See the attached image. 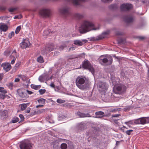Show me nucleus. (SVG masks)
<instances>
[{"instance_id":"1","label":"nucleus","mask_w":149,"mask_h":149,"mask_svg":"<svg viewBox=\"0 0 149 149\" xmlns=\"http://www.w3.org/2000/svg\"><path fill=\"white\" fill-rule=\"evenodd\" d=\"M114 80H116L118 81L119 79L115 78ZM112 84L114 86L113 91L116 94H122L125 93L127 87L125 85L123 84H117V82L114 80L113 79H112Z\"/></svg>"},{"instance_id":"2","label":"nucleus","mask_w":149,"mask_h":149,"mask_svg":"<svg viewBox=\"0 0 149 149\" xmlns=\"http://www.w3.org/2000/svg\"><path fill=\"white\" fill-rule=\"evenodd\" d=\"M99 29V28H94V25L93 23L85 21L79 27V31L81 33H84L91 30H96Z\"/></svg>"},{"instance_id":"3","label":"nucleus","mask_w":149,"mask_h":149,"mask_svg":"<svg viewBox=\"0 0 149 149\" xmlns=\"http://www.w3.org/2000/svg\"><path fill=\"white\" fill-rule=\"evenodd\" d=\"M113 60L111 56L107 55L101 56L99 59L100 63L104 65H109L112 63Z\"/></svg>"},{"instance_id":"4","label":"nucleus","mask_w":149,"mask_h":149,"mask_svg":"<svg viewBox=\"0 0 149 149\" xmlns=\"http://www.w3.org/2000/svg\"><path fill=\"white\" fill-rule=\"evenodd\" d=\"M85 79L82 77L78 76L76 80L77 86L80 89L84 90L87 87V84L85 83Z\"/></svg>"},{"instance_id":"5","label":"nucleus","mask_w":149,"mask_h":149,"mask_svg":"<svg viewBox=\"0 0 149 149\" xmlns=\"http://www.w3.org/2000/svg\"><path fill=\"white\" fill-rule=\"evenodd\" d=\"M108 85L106 82L99 81L97 84V88L100 92L105 93L107 89Z\"/></svg>"},{"instance_id":"6","label":"nucleus","mask_w":149,"mask_h":149,"mask_svg":"<svg viewBox=\"0 0 149 149\" xmlns=\"http://www.w3.org/2000/svg\"><path fill=\"white\" fill-rule=\"evenodd\" d=\"M83 67L85 69H87L93 74L94 69L88 60L84 61L83 64Z\"/></svg>"},{"instance_id":"7","label":"nucleus","mask_w":149,"mask_h":149,"mask_svg":"<svg viewBox=\"0 0 149 149\" xmlns=\"http://www.w3.org/2000/svg\"><path fill=\"white\" fill-rule=\"evenodd\" d=\"M50 10L47 9H43L41 10L40 11V15L43 17H49L50 15Z\"/></svg>"},{"instance_id":"8","label":"nucleus","mask_w":149,"mask_h":149,"mask_svg":"<svg viewBox=\"0 0 149 149\" xmlns=\"http://www.w3.org/2000/svg\"><path fill=\"white\" fill-rule=\"evenodd\" d=\"M132 8V5L129 3L123 4L120 6V9L123 11L128 10Z\"/></svg>"},{"instance_id":"9","label":"nucleus","mask_w":149,"mask_h":149,"mask_svg":"<svg viewBox=\"0 0 149 149\" xmlns=\"http://www.w3.org/2000/svg\"><path fill=\"white\" fill-rule=\"evenodd\" d=\"M30 45V43L28 40H24L20 43V46L22 48L24 49L28 47Z\"/></svg>"},{"instance_id":"10","label":"nucleus","mask_w":149,"mask_h":149,"mask_svg":"<svg viewBox=\"0 0 149 149\" xmlns=\"http://www.w3.org/2000/svg\"><path fill=\"white\" fill-rule=\"evenodd\" d=\"M19 147L21 149H31V146L30 143L25 142H22L20 145Z\"/></svg>"},{"instance_id":"11","label":"nucleus","mask_w":149,"mask_h":149,"mask_svg":"<svg viewBox=\"0 0 149 149\" xmlns=\"http://www.w3.org/2000/svg\"><path fill=\"white\" fill-rule=\"evenodd\" d=\"M52 76H51L50 77H49L48 74H44L42 75L41 76L39 77V80L41 81H42L44 80H45L47 81L52 79Z\"/></svg>"},{"instance_id":"12","label":"nucleus","mask_w":149,"mask_h":149,"mask_svg":"<svg viewBox=\"0 0 149 149\" xmlns=\"http://www.w3.org/2000/svg\"><path fill=\"white\" fill-rule=\"evenodd\" d=\"M76 116L78 117L84 118L86 117H90L91 116L89 113H85L78 111L75 113Z\"/></svg>"},{"instance_id":"13","label":"nucleus","mask_w":149,"mask_h":149,"mask_svg":"<svg viewBox=\"0 0 149 149\" xmlns=\"http://www.w3.org/2000/svg\"><path fill=\"white\" fill-rule=\"evenodd\" d=\"M2 66L3 67V69L6 72L8 71L11 68V66L9 63H3Z\"/></svg>"},{"instance_id":"14","label":"nucleus","mask_w":149,"mask_h":149,"mask_svg":"<svg viewBox=\"0 0 149 149\" xmlns=\"http://www.w3.org/2000/svg\"><path fill=\"white\" fill-rule=\"evenodd\" d=\"M124 20L126 23H130L133 22L134 18L131 15L126 16L125 17Z\"/></svg>"},{"instance_id":"15","label":"nucleus","mask_w":149,"mask_h":149,"mask_svg":"<svg viewBox=\"0 0 149 149\" xmlns=\"http://www.w3.org/2000/svg\"><path fill=\"white\" fill-rule=\"evenodd\" d=\"M54 48V47L53 44H51L49 45L48 47H47L45 49V53H48L51 51L53 50Z\"/></svg>"},{"instance_id":"16","label":"nucleus","mask_w":149,"mask_h":149,"mask_svg":"<svg viewBox=\"0 0 149 149\" xmlns=\"http://www.w3.org/2000/svg\"><path fill=\"white\" fill-rule=\"evenodd\" d=\"M109 30H107L103 32L101 35L99 36L98 37L99 39H102L106 37L109 34Z\"/></svg>"},{"instance_id":"17","label":"nucleus","mask_w":149,"mask_h":149,"mask_svg":"<svg viewBox=\"0 0 149 149\" xmlns=\"http://www.w3.org/2000/svg\"><path fill=\"white\" fill-rule=\"evenodd\" d=\"M141 124L144 125L147 123H149V117H142L140 118Z\"/></svg>"},{"instance_id":"18","label":"nucleus","mask_w":149,"mask_h":149,"mask_svg":"<svg viewBox=\"0 0 149 149\" xmlns=\"http://www.w3.org/2000/svg\"><path fill=\"white\" fill-rule=\"evenodd\" d=\"M60 12L63 14H69V9L67 8H63L60 10Z\"/></svg>"},{"instance_id":"19","label":"nucleus","mask_w":149,"mask_h":149,"mask_svg":"<svg viewBox=\"0 0 149 149\" xmlns=\"http://www.w3.org/2000/svg\"><path fill=\"white\" fill-rule=\"evenodd\" d=\"M83 95L85 99H89L91 96L92 94L91 92H89V93H84L83 94Z\"/></svg>"},{"instance_id":"20","label":"nucleus","mask_w":149,"mask_h":149,"mask_svg":"<svg viewBox=\"0 0 149 149\" xmlns=\"http://www.w3.org/2000/svg\"><path fill=\"white\" fill-rule=\"evenodd\" d=\"M8 26L6 25L0 24V30L3 31H6L8 29Z\"/></svg>"},{"instance_id":"21","label":"nucleus","mask_w":149,"mask_h":149,"mask_svg":"<svg viewBox=\"0 0 149 149\" xmlns=\"http://www.w3.org/2000/svg\"><path fill=\"white\" fill-rule=\"evenodd\" d=\"M95 114L97 116V118H100L104 115V113L102 111H99L95 113Z\"/></svg>"},{"instance_id":"22","label":"nucleus","mask_w":149,"mask_h":149,"mask_svg":"<svg viewBox=\"0 0 149 149\" xmlns=\"http://www.w3.org/2000/svg\"><path fill=\"white\" fill-rule=\"evenodd\" d=\"M74 44L79 46H81L83 45V43L81 40H76L74 41Z\"/></svg>"},{"instance_id":"23","label":"nucleus","mask_w":149,"mask_h":149,"mask_svg":"<svg viewBox=\"0 0 149 149\" xmlns=\"http://www.w3.org/2000/svg\"><path fill=\"white\" fill-rule=\"evenodd\" d=\"M11 56L13 57L14 58L16 59L18 56V54L16 53L15 51L14 50L12 53Z\"/></svg>"},{"instance_id":"24","label":"nucleus","mask_w":149,"mask_h":149,"mask_svg":"<svg viewBox=\"0 0 149 149\" xmlns=\"http://www.w3.org/2000/svg\"><path fill=\"white\" fill-rule=\"evenodd\" d=\"M28 104V103H27V104H21L20 105L21 106V109L23 111L27 107V104Z\"/></svg>"},{"instance_id":"25","label":"nucleus","mask_w":149,"mask_h":149,"mask_svg":"<svg viewBox=\"0 0 149 149\" xmlns=\"http://www.w3.org/2000/svg\"><path fill=\"white\" fill-rule=\"evenodd\" d=\"M31 87L34 89L37 90H38L40 87V85H36L32 84L31 85Z\"/></svg>"},{"instance_id":"26","label":"nucleus","mask_w":149,"mask_h":149,"mask_svg":"<svg viewBox=\"0 0 149 149\" xmlns=\"http://www.w3.org/2000/svg\"><path fill=\"white\" fill-rule=\"evenodd\" d=\"M37 61L38 62L41 63L44 62V60L43 57L40 56L37 58Z\"/></svg>"},{"instance_id":"27","label":"nucleus","mask_w":149,"mask_h":149,"mask_svg":"<svg viewBox=\"0 0 149 149\" xmlns=\"http://www.w3.org/2000/svg\"><path fill=\"white\" fill-rule=\"evenodd\" d=\"M85 125V123L84 122H82L79 125V127L81 128V130H82L84 128Z\"/></svg>"},{"instance_id":"28","label":"nucleus","mask_w":149,"mask_h":149,"mask_svg":"<svg viewBox=\"0 0 149 149\" xmlns=\"http://www.w3.org/2000/svg\"><path fill=\"white\" fill-rule=\"evenodd\" d=\"M82 0H72L73 3L75 5H79L80 2Z\"/></svg>"},{"instance_id":"29","label":"nucleus","mask_w":149,"mask_h":149,"mask_svg":"<svg viewBox=\"0 0 149 149\" xmlns=\"http://www.w3.org/2000/svg\"><path fill=\"white\" fill-rule=\"evenodd\" d=\"M45 102V100L43 98H41L38 100V102L40 104H44Z\"/></svg>"},{"instance_id":"30","label":"nucleus","mask_w":149,"mask_h":149,"mask_svg":"<svg viewBox=\"0 0 149 149\" xmlns=\"http://www.w3.org/2000/svg\"><path fill=\"white\" fill-rule=\"evenodd\" d=\"M0 92L3 94H5L7 93V91L4 89V88L0 87Z\"/></svg>"},{"instance_id":"31","label":"nucleus","mask_w":149,"mask_h":149,"mask_svg":"<svg viewBox=\"0 0 149 149\" xmlns=\"http://www.w3.org/2000/svg\"><path fill=\"white\" fill-rule=\"evenodd\" d=\"M134 124H141V121L140 118L135 120L134 121Z\"/></svg>"},{"instance_id":"32","label":"nucleus","mask_w":149,"mask_h":149,"mask_svg":"<svg viewBox=\"0 0 149 149\" xmlns=\"http://www.w3.org/2000/svg\"><path fill=\"white\" fill-rule=\"evenodd\" d=\"M61 149H66L67 147V146L66 143H63L61 145Z\"/></svg>"},{"instance_id":"33","label":"nucleus","mask_w":149,"mask_h":149,"mask_svg":"<svg viewBox=\"0 0 149 149\" xmlns=\"http://www.w3.org/2000/svg\"><path fill=\"white\" fill-rule=\"evenodd\" d=\"M21 26H19L17 27L15 31V33L16 34H17L18 33L21 29Z\"/></svg>"},{"instance_id":"34","label":"nucleus","mask_w":149,"mask_h":149,"mask_svg":"<svg viewBox=\"0 0 149 149\" xmlns=\"http://www.w3.org/2000/svg\"><path fill=\"white\" fill-rule=\"evenodd\" d=\"M26 93L22 91L21 93L19 92V96L22 97H24L25 96Z\"/></svg>"},{"instance_id":"35","label":"nucleus","mask_w":149,"mask_h":149,"mask_svg":"<svg viewBox=\"0 0 149 149\" xmlns=\"http://www.w3.org/2000/svg\"><path fill=\"white\" fill-rule=\"evenodd\" d=\"M15 33L13 31L11 32L10 33L8 34V38L11 39L13 36H14Z\"/></svg>"},{"instance_id":"36","label":"nucleus","mask_w":149,"mask_h":149,"mask_svg":"<svg viewBox=\"0 0 149 149\" xmlns=\"http://www.w3.org/2000/svg\"><path fill=\"white\" fill-rule=\"evenodd\" d=\"M56 102L58 103L61 104L65 102V101L60 99H58L57 100Z\"/></svg>"},{"instance_id":"37","label":"nucleus","mask_w":149,"mask_h":149,"mask_svg":"<svg viewBox=\"0 0 149 149\" xmlns=\"http://www.w3.org/2000/svg\"><path fill=\"white\" fill-rule=\"evenodd\" d=\"M19 121V119L17 117H15L12 120V123H16Z\"/></svg>"},{"instance_id":"38","label":"nucleus","mask_w":149,"mask_h":149,"mask_svg":"<svg viewBox=\"0 0 149 149\" xmlns=\"http://www.w3.org/2000/svg\"><path fill=\"white\" fill-rule=\"evenodd\" d=\"M50 33L47 30H45L44 31L43 35L44 36H48L49 35Z\"/></svg>"},{"instance_id":"39","label":"nucleus","mask_w":149,"mask_h":149,"mask_svg":"<svg viewBox=\"0 0 149 149\" xmlns=\"http://www.w3.org/2000/svg\"><path fill=\"white\" fill-rule=\"evenodd\" d=\"M66 47V45H62L60 46L59 47V50L60 51L62 50L65 47Z\"/></svg>"},{"instance_id":"40","label":"nucleus","mask_w":149,"mask_h":149,"mask_svg":"<svg viewBox=\"0 0 149 149\" xmlns=\"http://www.w3.org/2000/svg\"><path fill=\"white\" fill-rule=\"evenodd\" d=\"M45 90L41 89L39 91L40 94L42 95L45 92Z\"/></svg>"},{"instance_id":"41","label":"nucleus","mask_w":149,"mask_h":149,"mask_svg":"<svg viewBox=\"0 0 149 149\" xmlns=\"http://www.w3.org/2000/svg\"><path fill=\"white\" fill-rule=\"evenodd\" d=\"M18 77L21 78L23 81H25L26 80L25 77L23 75H19Z\"/></svg>"},{"instance_id":"42","label":"nucleus","mask_w":149,"mask_h":149,"mask_svg":"<svg viewBox=\"0 0 149 149\" xmlns=\"http://www.w3.org/2000/svg\"><path fill=\"white\" fill-rule=\"evenodd\" d=\"M76 48V47L72 45V47H71L69 49V51H73V50H74Z\"/></svg>"},{"instance_id":"43","label":"nucleus","mask_w":149,"mask_h":149,"mask_svg":"<svg viewBox=\"0 0 149 149\" xmlns=\"http://www.w3.org/2000/svg\"><path fill=\"white\" fill-rule=\"evenodd\" d=\"M133 131L132 130H127L126 131V134L128 135L131 134V132Z\"/></svg>"},{"instance_id":"44","label":"nucleus","mask_w":149,"mask_h":149,"mask_svg":"<svg viewBox=\"0 0 149 149\" xmlns=\"http://www.w3.org/2000/svg\"><path fill=\"white\" fill-rule=\"evenodd\" d=\"M21 64L20 61L18 62L15 65V67L16 68H18L19 67Z\"/></svg>"},{"instance_id":"45","label":"nucleus","mask_w":149,"mask_h":149,"mask_svg":"<svg viewBox=\"0 0 149 149\" xmlns=\"http://www.w3.org/2000/svg\"><path fill=\"white\" fill-rule=\"evenodd\" d=\"M22 17L21 16V15H18L15 16L14 17V19H20L21 18H22Z\"/></svg>"},{"instance_id":"46","label":"nucleus","mask_w":149,"mask_h":149,"mask_svg":"<svg viewBox=\"0 0 149 149\" xmlns=\"http://www.w3.org/2000/svg\"><path fill=\"white\" fill-rule=\"evenodd\" d=\"M76 17L79 18H81L83 17L82 15L79 14H77L76 15Z\"/></svg>"},{"instance_id":"47","label":"nucleus","mask_w":149,"mask_h":149,"mask_svg":"<svg viewBox=\"0 0 149 149\" xmlns=\"http://www.w3.org/2000/svg\"><path fill=\"white\" fill-rule=\"evenodd\" d=\"M30 108L28 107L27 108V109L25 111L26 113H29L30 112Z\"/></svg>"},{"instance_id":"48","label":"nucleus","mask_w":149,"mask_h":149,"mask_svg":"<svg viewBox=\"0 0 149 149\" xmlns=\"http://www.w3.org/2000/svg\"><path fill=\"white\" fill-rule=\"evenodd\" d=\"M120 116V115L119 114H115L113 115H112V117H118Z\"/></svg>"},{"instance_id":"49","label":"nucleus","mask_w":149,"mask_h":149,"mask_svg":"<svg viewBox=\"0 0 149 149\" xmlns=\"http://www.w3.org/2000/svg\"><path fill=\"white\" fill-rule=\"evenodd\" d=\"M19 117L20 118L21 120H24V116L22 115L21 114H19Z\"/></svg>"},{"instance_id":"50","label":"nucleus","mask_w":149,"mask_h":149,"mask_svg":"<svg viewBox=\"0 0 149 149\" xmlns=\"http://www.w3.org/2000/svg\"><path fill=\"white\" fill-rule=\"evenodd\" d=\"M104 3H106L108 1H112L113 0H101Z\"/></svg>"},{"instance_id":"51","label":"nucleus","mask_w":149,"mask_h":149,"mask_svg":"<svg viewBox=\"0 0 149 149\" xmlns=\"http://www.w3.org/2000/svg\"><path fill=\"white\" fill-rule=\"evenodd\" d=\"M44 111V110L43 109H41V110H39L38 111V113H41L42 112H43Z\"/></svg>"},{"instance_id":"52","label":"nucleus","mask_w":149,"mask_h":149,"mask_svg":"<svg viewBox=\"0 0 149 149\" xmlns=\"http://www.w3.org/2000/svg\"><path fill=\"white\" fill-rule=\"evenodd\" d=\"M50 86L52 88H55V85L52 82L51 83Z\"/></svg>"},{"instance_id":"53","label":"nucleus","mask_w":149,"mask_h":149,"mask_svg":"<svg viewBox=\"0 0 149 149\" xmlns=\"http://www.w3.org/2000/svg\"><path fill=\"white\" fill-rule=\"evenodd\" d=\"M26 91L28 93V94L29 95H31L33 93V92L31 91H29L28 90H26Z\"/></svg>"},{"instance_id":"54","label":"nucleus","mask_w":149,"mask_h":149,"mask_svg":"<svg viewBox=\"0 0 149 149\" xmlns=\"http://www.w3.org/2000/svg\"><path fill=\"white\" fill-rule=\"evenodd\" d=\"M81 41L82 43L84 42V43H86L87 42V40L86 39H83Z\"/></svg>"},{"instance_id":"55","label":"nucleus","mask_w":149,"mask_h":149,"mask_svg":"<svg viewBox=\"0 0 149 149\" xmlns=\"http://www.w3.org/2000/svg\"><path fill=\"white\" fill-rule=\"evenodd\" d=\"M15 60H16V59L13 58V60H12V61L11 62V64H13L15 62Z\"/></svg>"},{"instance_id":"56","label":"nucleus","mask_w":149,"mask_h":149,"mask_svg":"<svg viewBox=\"0 0 149 149\" xmlns=\"http://www.w3.org/2000/svg\"><path fill=\"white\" fill-rule=\"evenodd\" d=\"M15 9L13 8H10L9 9V10L10 12H13L14 11Z\"/></svg>"},{"instance_id":"57","label":"nucleus","mask_w":149,"mask_h":149,"mask_svg":"<svg viewBox=\"0 0 149 149\" xmlns=\"http://www.w3.org/2000/svg\"><path fill=\"white\" fill-rule=\"evenodd\" d=\"M19 81V79L18 78H16L15 80L14 81L15 82H18Z\"/></svg>"},{"instance_id":"58","label":"nucleus","mask_w":149,"mask_h":149,"mask_svg":"<svg viewBox=\"0 0 149 149\" xmlns=\"http://www.w3.org/2000/svg\"><path fill=\"white\" fill-rule=\"evenodd\" d=\"M129 124H131L132 125H134V121H129Z\"/></svg>"},{"instance_id":"59","label":"nucleus","mask_w":149,"mask_h":149,"mask_svg":"<svg viewBox=\"0 0 149 149\" xmlns=\"http://www.w3.org/2000/svg\"><path fill=\"white\" fill-rule=\"evenodd\" d=\"M125 124L127 125L128 126H129V127H130V126L129 125V121L125 122Z\"/></svg>"},{"instance_id":"60","label":"nucleus","mask_w":149,"mask_h":149,"mask_svg":"<svg viewBox=\"0 0 149 149\" xmlns=\"http://www.w3.org/2000/svg\"><path fill=\"white\" fill-rule=\"evenodd\" d=\"M116 34L117 35H121L122 34V33H121V32H120V33H116Z\"/></svg>"},{"instance_id":"61","label":"nucleus","mask_w":149,"mask_h":149,"mask_svg":"<svg viewBox=\"0 0 149 149\" xmlns=\"http://www.w3.org/2000/svg\"><path fill=\"white\" fill-rule=\"evenodd\" d=\"M2 79V76L1 74H0V81Z\"/></svg>"},{"instance_id":"62","label":"nucleus","mask_w":149,"mask_h":149,"mask_svg":"<svg viewBox=\"0 0 149 149\" xmlns=\"http://www.w3.org/2000/svg\"><path fill=\"white\" fill-rule=\"evenodd\" d=\"M43 106V105H38L36 106V107H42Z\"/></svg>"},{"instance_id":"63","label":"nucleus","mask_w":149,"mask_h":149,"mask_svg":"<svg viewBox=\"0 0 149 149\" xmlns=\"http://www.w3.org/2000/svg\"><path fill=\"white\" fill-rule=\"evenodd\" d=\"M140 38L141 39H143L144 38L143 37H140Z\"/></svg>"},{"instance_id":"64","label":"nucleus","mask_w":149,"mask_h":149,"mask_svg":"<svg viewBox=\"0 0 149 149\" xmlns=\"http://www.w3.org/2000/svg\"><path fill=\"white\" fill-rule=\"evenodd\" d=\"M148 74L149 75V69L148 70Z\"/></svg>"}]
</instances>
